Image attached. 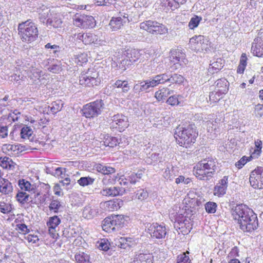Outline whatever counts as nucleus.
Instances as JSON below:
<instances>
[{"label":"nucleus","instance_id":"f257e3e1","mask_svg":"<svg viewBox=\"0 0 263 263\" xmlns=\"http://www.w3.org/2000/svg\"><path fill=\"white\" fill-rule=\"evenodd\" d=\"M234 219L237 220L240 229L243 232H252L258 227L256 214L245 204L237 205L232 210Z\"/></svg>","mask_w":263,"mask_h":263},{"label":"nucleus","instance_id":"f03ea898","mask_svg":"<svg viewBox=\"0 0 263 263\" xmlns=\"http://www.w3.org/2000/svg\"><path fill=\"white\" fill-rule=\"evenodd\" d=\"M197 135L195 128L192 125L179 126L175 133V137L179 144L186 147L195 142Z\"/></svg>","mask_w":263,"mask_h":263},{"label":"nucleus","instance_id":"7ed1b4c3","mask_svg":"<svg viewBox=\"0 0 263 263\" xmlns=\"http://www.w3.org/2000/svg\"><path fill=\"white\" fill-rule=\"evenodd\" d=\"M216 162L212 159L203 160L194 167L195 175L200 180L212 177L215 171Z\"/></svg>","mask_w":263,"mask_h":263},{"label":"nucleus","instance_id":"20e7f679","mask_svg":"<svg viewBox=\"0 0 263 263\" xmlns=\"http://www.w3.org/2000/svg\"><path fill=\"white\" fill-rule=\"evenodd\" d=\"M18 30L23 41L31 42L35 40L38 35L36 25L29 20L20 24Z\"/></svg>","mask_w":263,"mask_h":263},{"label":"nucleus","instance_id":"39448f33","mask_svg":"<svg viewBox=\"0 0 263 263\" xmlns=\"http://www.w3.org/2000/svg\"><path fill=\"white\" fill-rule=\"evenodd\" d=\"M104 108L103 101L100 99L85 105L82 110L86 118H93L100 115Z\"/></svg>","mask_w":263,"mask_h":263},{"label":"nucleus","instance_id":"423d86ee","mask_svg":"<svg viewBox=\"0 0 263 263\" xmlns=\"http://www.w3.org/2000/svg\"><path fill=\"white\" fill-rule=\"evenodd\" d=\"M140 28L153 34H164L168 31L167 28L164 25L151 20L141 23Z\"/></svg>","mask_w":263,"mask_h":263},{"label":"nucleus","instance_id":"0eeeda50","mask_svg":"<svg viewBox=\"0 0 263 263\" xmlns=\"http://www.w3.org/2000/svg\"><path fill=\"white\" fill-rule=\"evenodd\" d=\"M98 76V73L93 69H88L86 72L81 73L79 77L80 84L89 87L98 85L100 82Z\"/></svg>","mask_w":263,"mask_h":263},{"label":"nucleus","instance_id":"6e6552de","mask_svg":"<svg viewBox=\"0 0 263 263\" xmlns=\"http://www.w3.org/2000/svg\"><path fill=\"white\" fill-rule=\"evenodd\" d=\"M73 24L83 29L91 28L95 26L96 21L91 15L77 13L73 17Z\"/></svg>","mask_w":263,"mask_h":263},{"label":"nucleus","instance_id":"1a4fd4ad","mask_svg":"<svg viewBox=\"0 0 263 263\" xmlns=\"http://www.w3.org/2000/svg\"><path fill=\"white\" fill-rule=\"evenodd\" d=\"M249 181L251 185L254 189H263V167H257L250 175Z\"/></svg>","mask_w":263,"mask_h":263},{"label":"nucleus","instance_id":"9d476101","mask_svg":"<svg viewBox=\"0 0 263 263\" xmlns=\"http://www.w3.org/2000/svg\"><path fill=\"white\" fill-rule=\"evenodd\" d=\"M208 42L207 39L203 35H195L190 39L189 45L192 50L199 51L206 50Z\"/></svg>","mask_w":263,"mask_h":263},{"label":"nucleus","instance_id":"9b49d317","mask_svg":"<svg viewBox=\"0 0 263 263\" xmlns=\"http://www.w3.org/2000/svg\"><path fill=\"white\" fill-rule=\"evenodd\" d=\"M147 233L153 238H164L166 234V229L165 226L158 223L151 224L147 228Z\"/></svg>","mask_w":263,"mask_h":263},{"label":"nucleus","instance_id":"f8f14e48","mask_svg":"<svg viewBox=\"0 0 263 263\" xmlns=\"http://www.w3.org/2000/svg\"><path fill=\"white\" fill-rule=\"evenodd\" d=\"M28 76L33 84L39 86L45 85L46 80L43 76V71L38 68L31 66L29 68L28 72Z\"/></svg>","mask_w":263,"mask_h":263},{"label":"nucleus","instance_id":"ddd939ff","mask_svg":"<svg viewBox=\"0 0 263 263\" xmlns=\"http://www.w3.org/2000/svg\"><path fill=\"white\" fill-rule=\"evenodd\" d=\"M111 127L118 129L120 132L124 130L128 126L127 117L122 114H117L111 118Z\"/></svg>","mask_w":263,"mask_h":263},{"label":"nucleus","instance_id":"4468645a","mask_svg":"<svg viewBox=\"0 0 263 263\" xmlns=\"http://www.w3.org/2000/svg\"><path fill=\"white\" fill-rule=\"evenodd\" d=\"M185 54L178 52L174 55L172 54L170 57V68L172 70H175L179 68V66L185 63Z\"/></svg>","mask_w":263,"mask_h":263},{"label":"nucleus","instance_id":"2eb2a0df","mask_svg":"<svg viewBox=\"0 0 263 263\" xmlns=\"http://www.w3.org/2000/svg\"><path fill=\"white\" fill-rule=\"evenodd\" d=\"M251 52L256 57H263V41L260 38L256 37L254 40Z\"/></svg>","mask_w":263,"mask_h":263},{"label":"nucleus","instance_id":"dca6fc26","mask_svg":"<svg viewBox=\"0 0 263 263\" xmlns=\"http://www.w3.org/2000/svg\"><path fill=\"white\" fill-rule=\"evenodd\" d=\"M99 212L100 208L98 206L88 205L83 210V216L85 218L90 219L97 216Z\"/></svg>","mask_w":263,"mask_h":263},{"label":"nucleus","instance_id":"f3484780","mask_svg":"<svg viewBox=\"0 0 263 263\" xmlns=\"http://www.w3.org/2000/svg\"><path fill=\"white\" fill-rule=\"evenodd\" d=\"M128 21L127 17L125 16H123V17L121 16L113 17L110 21L109 25L112 31H117L120 29L124 23Z\"/></svg>","mask_w":263,"mask_h":263},{"label":"nucleus","instance_id":"a211bd4d","mask_svg":"<svg viewBox=\"0 0 263 263\" xmlns=\"http://www.w3.org/2000/svg\"><path fill=\"white\" fill-rule=\"evenodd\" d=\"M46 195L42 194L40 192H35L32 191L30 194V203L35 204H41L43 203L46 200Z\"/></svg>","mask_w":263,"mask_h":263},{"label":"nucleus","instance_id":"6ab92c4d","mask_svg":"<svg viewBox=\"0 0 263 263\" xmlns=\"http://www.w3.org/2000/svg\"><path fill=\"white\" fill-rule=\"evenodd\" d=\"M140 57L139 52L136 49L131 50L127 53L126 58L124 60H123V62H125V69H126V66H128L130 64V63H134L137 61Z\"/></svg>","mask_w":263,"mask_h":263},{"label":"nucleus","instance_id":"aec40b11","mask_svg":"<svg viewBox=\"0 0 263 263\" xmlns=\"http://www.w3.org/2000/svg\"><path fill=\"white\" fill-rule=\"evenodd\" d=\"M223 66V60L219 58L213 60V62L210 64L208 72L211 74L217 73Z\"/></svg>","mask_w":263,"mask_h":263},{"label":"nucleus","instance_id":"412c9836","mask_svg":"<svg viewBox=\"0 0 263 263\" xmlns=\"http://www.w3.org/2000/svg\"><path fill=\"white\" fill-rule=\"evenodd\" d=\"M60 223L61 219L58 216H53L49 217L48 221L47 222L49 233L54 234L55 232V228Z\"/></svg>","mask_w":263,"mask_h":263},{"label":"nucleus","instance_id":"4be33fe9","mask_svg":"<svg viewBox=\"0 0 263 263\" xmlns=\"http://www.w3.org/2000/svg\"><path fill=\"white\" fill-rule=\"evenodd\" d=\"M228 83V81L225 79L217 80L215 82V91L218 92V93H226L228 90V87L227 86Z\"/></svg>","mask_w":263,"mask_h":263},{"label":"nucleus","instance_id":"5701e85b","mask_svg":"<svg viewBox=\"0 0 263 263\" xmlns=\"http://www.w3.org/2000/svg\"><path fill=\"white\" fill-rule=\"evenodd\" d=\"M13 191L11 183L6 179H2L0 182V192L5 195H9Z\"/></svg>","mask_w":263,"mask_h":263},{"label":"nucleus","instance_id":"b1692460","mask_svg":"<svg viewBox=\"0 0 263 263\" xmlns=\"http://www.w3.org/2000/svg\"><path fill=\"white\" fill-rule=\"evenodd\" d=\"M62 21L59 14L50 13V17L47 20V24L53 26L54 28L61 27Z\"/></svg>","mask_w":263,"mask_h":263},{"label":"nucleus","instance_id":"393cba45","mask_svg":"<svg viewBox=\"0 0 263 263\" xmlns=\"http://www.w3.org/2000/svg\"><path fill=\"white\" fill-rule=\"evenodd\" d=\"M103 196L114 197L122 194V191L120 187H112L103 189L101 191Z\"/></svg>","mask_w":263,"mask_h":263},{"label":"nucleus","instance_id":"a878e982","mask_svg":"<svg viewBox=\"0 0 263 263\" xmlns=\"http://www.w3.org/2000/svg\"><path fill=\"white\" fill-rule=\"evenodd\" d=\"M103 42V41L98 40L97 36L93 33H86L84 34L83 43L86 45L90 44L91 43H94L97 45H101Z\"/></svg>","mask_w":263,"mask_h":263},{"label":"nucleus","instance_id":"bb28decb","mask_svg":"<svg viewBox=\"0 0 263 263\" xmlns=\"http://www.w3.org/2000/svg\"><path fill=\"white\" fill-rule=\"evenodd\" d=\"M102 227L104 231L108 233L116 230L111 217H108L104 219L102 222Z\"/></svg>","mask_w":263,"mask_h":263},{"label":"nucleus","instance_id":"cd10ccee","mask_svg":"<svg viewBox=\"0 0 263 263\" xmlns=\"http://www.w3.org/2000/svg\"><path fill=\"white\" fill-rule=\"evenodd\" d=\"M96 169L98 172L104 175H111L115 173L116 172L115 168L101 164H97Z\"/></svg>","mask_w":263,"mask_h":263},{"label":"nucleus","instance_id":"c85d7f7f","mask_svg":"<svg viewBox=\"0 0 263 263\" xmlns=\"http://www.w3.org/2000/svg\"><path fill=\"white\" fill-rule=\"evenodd\" d=\"M0 165L4 168L13 170L15 168V164L11 159L5 157L0 158Z\"/></svg>","mask_w":263,"mask_h":263},{"label":"nucleus","instance_id":"c756f323","mask_svg":"<svg viewBox=\"0 0 263 263\" xmlns=\"http://www.w3.org/2000/svg\"><path fill=\"white\" fill-rule=\"evenodd\" d=\"M119 143L118 139L116 137L105 135L104 136V141L103 144L105 146L114 147Z\"/></svg>","mask_w":263,"mask_h":263},{"label":"nucleus","instance_id":"7c9ffc66","mask_svg":"<svg viewBox=\"0 0 263 263\" xmlns=\"http://www.w3.org/2000/svg\"><path fill=\"white\" fill-rule=\"evenodd\" d=\"M13 99L12 97L6 95L4 98L0 99V109H5V108L9 109L12 105Z\"/></svg>","mask_w":263,"mask_h":263},{"label":"nucleus","instance_id":"2f4dec72","mask_svg":"<svg viewBox=\"0 0 263 263\" xmlns=\"http://www.w3.org/2000/svg\"><path fill=\"white\" fill-rule=\"evenodd\" d=\"M171 91L167 88H163L155 92V98L158 101L165 100L169 95L171 94Z\"/></svg>","mask_w":263,"mask_h":263},{"label":"nucleus","instance_id":"473e14b6","mask_svg":"<svg viewBox=\"0 0 263 263\" xmlns=\"http://www.w3.org/2000/svg\"><path fill=\"white\" fill-rule=\"evenodd\" d=\"M150 88L148 80H146L140 82L139 84H135L134 86V90L136 92L144 91H147Z\"/></svg>","mask_w":263,"mask_h":263},{"label":"nucleus","instance_id":"72a5a7b5","mask_svg":"<svg viewBox=\"0 0 263 263\" xmlns=\"http://www.w3.org/2000/svg\"><path fill=\"white\" fill-rule=\"evenodd\" d=\"M18 184L21 190L28 191L29 193L34 190V185L25 179L19 180Z\"/></svg>","mask_w":263,"mask_h":263},{"label":"nucleus","instance_id":"f704fd0d","mask_svg":"<svg viewBox=\"0 0 263 263\" xmlns=\"http://www.w3.org/2000/svg\"><path fill=\"white\" fill-rule=\"evenodd\" d=\"M74 258L77 263H91L89 256L84 252L77 253L74 256Z\"/></svg>","mask_w":263,"mask_h":263},{"label":"nucleus","instance_id":"c9c22d12","mask_svg":"<svg viewBox=\"0 0 263 263\" xmlns=\"http://www.w3.org/2000/svg\"><path fill=\"white\" fill-rule=\"evenodd\" d=\"M16 200L22 204L30 202V194L26 192H18L16 195Z\"/></svg>","mask_w":263,"mask_h":263},{"label":"nucleus","instance_id":"e433bc0d","mask_svg":"<svg viewBox=\"0 0 263 263\" xmlns=\"http://www.w3.org/2000/svg\"><path fill=\"white\" fill-rule=\"evenodd\" d=\"M63 107V103L61 100H57L53 102L49 107L53 114H57L60 111Z\"/></svg>","mask_w":263,"mask_h":263},{"label":"nucleus","instance_id":"4c0bfd02","mask_svg":"<svg viewBox=\"0 0 263 263\" xmlns=\"http://www.w3.org/2000/svg\"><path fill=\"white\" fill-rule=\"evenodd\" d=\"M50 12V10L46 7H44L39 11V18L42 22L45 23L46 20L47 21L48 18L50 17V15L49 16Z\"/></svg>","mask_w":263,"mask_h":263},{"label":"nucleus","instance_id":"58836bf2","mask_svg":"<svg viewBox=\"0 0 263 263\" xmlns=\"http://www.w3.org/2000/svg\"><path fill=\"white\" fill-rule=\"evenodd\" d=\"M117 88H122V91L123 92H127L129 90V86L127 81L117 80L114 83V85Z\"/></svg>","mask_w":263,"mask_h":263},{"label":"nucleus","instance_id":"ea45409f","mask_svg":"<svg viewBox=\"0 0 263 263\" xmlns=\"http://www.w3.org/2000/svg\"><path fill=\"white\" fill-rule=\"evenodd\" d=\"M148 197V193L144 189H140L136 192L135 198L141 201L146 200Z\"/></svg>","mask_w":263,"mask_h":263},{"label":"nucleus","instance_id":"a19ab883","mask_svg":"<svg viewBox=\"0 0 263 263\" xmlns=\"http://www.w3.org/2000/svg\"><path fill=\"white\" fill-rule=\"evenodd\" d=\"M224 93H218L216 91L211 92L209 95L210 101L211 103H216L218 102L222 98Z\"/></svg>","mask_w":263,"mask_h":263},{"label":"nucleus","instance_id":"79ce46f5","mask_svg":"<svg viewBox=\"0 0 263 263\" xmlns=\"http://www.w3.org/2000/svg\"><path fill=\"white\" fill-rule=\"evenodd\" d=\"M169 83L172 84H181L183 82V77L176 73L169 74Z\"/></svg>","mask_w":263,"mask_h":263},{"label":"nucleus","instance_id":"37998d69","mask_svg":"<svg viewBox=\"0 0 263 263\" xmlns=\"http://www.w3.org/2000/svg\"><path fill=\"white\" fill-rule=\"evenodd\" d=\"M116 227V230H118L121 226L124 223V220L122 215H114L111 217Z\"/></svg>","mask_w":263,"mask_h":263},{"label":"nucleus","instance_id":"c03bdc74","mask_svg":"<svg viewBox=\"0 0 263 263\" xmlns=\"http://www.w3.org/2000/svg\"><path fill=\"white\" fill-rule=\"evenodd\" d=\"M94 181L95 179L90 177H82L78 180V183L81 186H85L92 184Z\"/></svg>","mask_w":263,"mask_h":263},{"label":"nucleus","instance_id":"a18cd8bd","mask_svg":"<svg viewBox=\"0 0 263 263\" xmlns=\"http://www.w3.org/2000/svg\"><path fill=\"white\" fill-rule=\"evenodd\" d=\"M227 187L224 186L217 184L214 187V194L215 196L220 197L226 194Z\"/></svg>","mask_w":263,"mask_h":263},{"label":"nucleus","instance_id":"49530a36","mask_svg":"<svg viewBox=\"0 0 263 263\" xmlns=\"http://www.w3.org/2000/svg\"><path fill=\"white\" fill-rule=\"evenodd\" d=\"M202 18L201 17H199L197 15L194 16V17L191 18L188 25L189 27L191 29H194L198 26Z\"/></svg>","mask_w":263,"mask_h":263},{"label":"nucleus","instance_id":"de8ad7c7","mask_svg":"<svg viewBox=\"0 0 263 263\" xmlns=\"http://www.w3.org/2000/svg\"><path fill=\"white\" fill-rule=\"evenodd\" d=\"M217 208V204L214 202L209 201L205 204V209L208 213H215Z\"/></svg>","mask_w":263,"mask_h":263},{"label":"nucleus","instance_id":"09e8293b","mask_svg":"<svg viewBox=\"0 0 263 263\" xmlns=\"http://www.w3.org/2000/svg\"><path fill=\"white\" fill-rule=\"evenodd\" d=\"M32 129L28 126H25L21 129V136L23 139L29 138L32 134Z\"/></svg>","mask_w":263,"mask_h":263},{"label":"nucleus","instance_id":"8fccbe9b","mask_svg":"<svg viewBox=\"0 0 263 263\" xmlns=\"http://www.w3.org/2000/svg\"><path fill=\"white\" fill-rule=\"evenodd\" d=\"M186 253L189 254V252L187 251L178 255L177 258V263H191V260Z\"/></svg>","mask_w":263,"mask_h":263},{"label":"nucleus","instance_id":"3c124183","mask_svg":"<svg viewBox=\"0 0 263 263\" xmlns=\"http://www.w3.org/2000/svg\"><path fill=\"white\" fill-rule=\"evenodd\" d=\"M148 259V255L146 254L140 253L136 256L133 263H145L147 260Z\"/></svg>","mask_w":263,"mask_h":263},{"label":"nucleus","instance_id":"603ef678","mask_svg":"<svg viewBox=\"0 0 263 263\" xmlns=\"http://www.w3.org/2000/svg\"><path fill=\"white\" fill-rule=\"evenodd\" d=\"M61 206L60 202L58 200H52L49 208L50 211H53L54 213H58Z\"/></svg>","mask_w":263,"mask_h":263},{"label":"nucleus","instance_id":"864d4df0","mask_svg":"<svg viewBox=\"0 0 263 263\" xmlns=\"http://www.w3.org/2000/svg\"><path fill=\"white\" fill-rule=\"evenodd\" d=\"M98 247L100 250L106 251L109 249V243L107 239H101L100 241L98 242Z\"/></svg>","mask_w":263,"mask_h":263},{"label":"nucleus","instance_id":"5fc2aeb1","mask_svg":"<svg viewBox=\"0 0 263 263\" xmlns=\"http://www.w3.org/2000/svg\"><path fill=\"white\" fill-rule=\"evenodd\" d=\"M164 178L167 180H172L175 175L173 170H170L169 168H167L163 175Z\"/></svg>","mask_w":263,"mask_h":263},{"label":"nucleus","instance_id":"6e6d98bb","mask_svg":"<svg viewBox=\"0 0 263 263\" xmlns=\"http://www.w3.org/2000/svg\"><path fill=\"white\" fill-rule=\"evenodd\" d=\"M157 79L158 80L159 84H164L165 82H169V74L167 73H164L156 75Z\"/></svg>","mask_w":263,"mask_h":263},{"label":"nucleus","instance_id":"4d7b16f0","mask_svg":"<svg viewBox=\"0 0 263 263\" xmlns=\"http://www.w3.org/2000/svg\"><path fill=\"white\" fill-rule=\"evenodd\" d=\"M127 238L124 237H120L118 240L116 241V245L120 248L125 249L129 245L127 243Z\"/></svg>","mask_w":263,"mask_h":263},{"label":"nucleus","instance_id":"13d9d810","mask_svg":"<svg viewBox=\"0 0 263 263\" xmlns=\"http://www.w3.org/2000/svg\"><path fill=\"white\" fill-rule=\"evenodd\" d=\"M16 230L20 233H22L23 234L28 233L30 232L27 226L24 223L17 224L16 226Z\"/></svg>","mask_w":263,"mask_h":263},{"label":"nucleus","instance_id":"bf43d9fd","mask_svg":"<svg viewBox=\"0 0 263 263\" xmlns=\"http://www.w3.org/2000/svg\"><path fill=\"white\" fill-rule=\"evenodd\" d=\"M167 2V4L165 3V5L167 4L168 6L172 7L173 6V4L172 2L175 3L174 7L178 8L180 4H184L186 0H166Z\"/></svg>","mask_w":263,"mask_h":263},{"label":"nucleus","instance_id":"052dcab7","mask_svg":"<svg viewBox=\"0 0 263 263\" xmlns=\"http://www.w3.org/2000/svg\"><path fill=\"white\" fill-rule=\"evenodd\" d=\"M157 78L156 76H155L147 79L151 88H154L159 84V82H160V81H158V80L157 79Z\"/></svg>","mask_w":263,"mask_h":263},{"label":"nucleus","instance_id":"680f3d73","mask_svg":"<svg viewBox=\"0 0 263 263\" xmlns=\"http://www.w3.org/2000/svg\"><path fill=\"white\" fill-rule=\"evenodd\" d=\"M0 211L4 214L8 213L11 211V207L10 205L6 204L3 203V204H0Z\"/></svg>","mask_w":263,"mask_h":263},{"label":"nucleus","instance_id":"e2e57ef3","mask_svg":"<svg viewBox=\"0 0 263 263\" xmlns=\"http://www.w3.org/2000/svg\"><path fill=\"white\" fill-rule=\"evenodd\" d=\"M167 103L171 105L174 106L178 105L179 102L176 96H172L167 99Z\"/></svg>","mask_w":263,"mask_h":263},{"label":"nucleus","instance_id":"0e129e2a","mask_svg":"<svg viewBox=\"0 0 263 263\" xmlns=\"http://www.w3.org/2000/svg\"><path fill=\"white\" fill-rule=\"evenodd\" d=\"M255 112L256 116L261 117L263 116V105L258 104L255 106Z\"/></svg>","mask_w":263,"mask_h":263},{"label":"nucleus","instance_id":"69168bd1","mask_svg":"<svg viewBox=\"0 0 263 263\" xmlns=\"http://www.w3.org/2000/svg\"><path fill=\"white\" fill-rule=\"evenodd\" d=\"M48 70L53 73H59L62 70V67L60 65L53 64L49 67Z\"/></svg>","mask_w":263,"mask_h":263},{"label":"nucleus","instance_id":"338daca9","mask_svg":"<svg viewBox=\"0 0 263 263\" xmlns=\"http://www.w3.org/2000/svg\"><path fill=\"white\" fill-rule=\"evenodd\" d=\"M247 157L246 156H243L235 163V166L238 168L240 169L242 168L243 166L245 165V164L247 163Z\"/></svg>","mask_w":263,"mask_h":263},{"label":"nucleus","instance_id":"774afa93","mask_svg":"<svg viewBox=\"0 0 263 263\" xmlns=\"http://www.w3.org/2000/svg\"><path fill=\"white\" fill-rule=\"evenodd\" d=\"M8 136V127L6 126H0V138H4Z\"/></svg>","mask_w":263,"mask_h":263}]
</instances>
